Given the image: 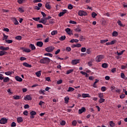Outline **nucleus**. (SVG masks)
<instances>
[{
  "label": "nucleus",
  "mask_w": 127,
  "mask_h": 127,
  "mask_svg": "<svg viewBox=\"0 0 127 127\" xmlns=\"http://www.w3.org/2000/svg\"><path fill=\"white\" fill-rule=\"evenodd\" d=\"M14 72L11 71H7L4 72V74L6 75V76H9V75H11V74L13 73Z\"/></svg>",
  "instance_id": "nucleus-26"
},
{
  "label": "nucleus",
  "mask_w": 127,
  "mask_h": 127,
  "mask_svg": "<svg viewBox=\"0 0 127 127\" xmlns=\"http://www.w3.org/2000/svg\"><path fill=\"white\" fill-rule=\"evenodd\" d=\"M72 125L73 127H76V125H77V121L76 120L72 121Z\"/></svg>",
  "instance_id": "nucleus-50"
},
{
  "label": "nucleus",
  "mask_w": 127,
  "mask_h": 127,
  "mask_svg": "<svg viewBox=\"0 0 127 127\" xmlns=\"http://www.w3.org/2000/svg\"><path fill=\"white\" fill-rule=\"evenodd\" d=\"M18 10V11H19V12H24V10L23 9V8H22V7H19Z\"/></svg>",
  "instance_id": "nucleus-38"
},
{
  "label": "nucleus",
  "mask_w": 127,
  "mask_h": 127,
  "mask_svg": "<svg viewBox=\"0 0 127 127\" xmlns=\"http://www.w3.org/2000/svg\"><path fill=\"white\" fill-rule=\"evenodd\" d=\"M84 112H86V108H85V107H82L78 110V113L79 114H82V113H84Z\"/></svg>",
  "instance_id": "nucleus-9"
},
{
  "label": "nucleus",
  "mask_w": 127,
  "mask_h": 127,
  "mask_svg": "<svg viewBox=\"0 0 127 127\" xmlns=\"http://www.w3.org/2000/svg\"><path fill=\"white\" fill-rule=\"evenodd\" d=\"M69 23H70L71 24H77V22L73 20H70L69 21Z\"/></svg>",
  "instance_id": "nucleus-52"
},
{
  "label": "nucleus",
  "mask_w": 127,
  "mask_h": 127,
  "mask_svg": "<svg viewBox=\"0 0 127 127\" xmlns=\"http://www.w3.org/2000/svg\"><path fill=\"white\" fill-rule=\"evenodd\" d=\"M9 81V78L8 77H5V79H3V82L4 83H7V82Z\"/></svg>",
  "instance_id": "nucleus-33"
},
{
  "label": "nucleus",
  "mask_w": 127,
  "mask_h": 127,
  "mask_svg": "<svg viewBox=\"0 0 127 127\" xmlns=\"http://www.w3.org/2000/svg\"><path fill=\"white\" fill-rule=\"evenodd\" d=\"M45 6L47 9H51V6L49 4V3H46Z\"/></svg>",
  "instance_id": "nucleus-20"
},
{
  "label": "nucleus",
  "mask_w": 127,
  "mask_h": 127,
  "mask_svg": "<svg viewBox=\"0 0 127 127\" xmlns=\"http://www.w3.org/2000/svg\"><path fill=\"white\" fill-rule=\"evenodd\" d=\"M86 48H82L81 51V52H86Z\"/></svg>",
  "instance_id": "nucleus-64"
},
{
  "label": "nucleus",
  "mask_w": 127,
  "mask_h": 127,
  "mask_svg": "<svg viewBox=\"0 0 127 127\" xmlns=\"http://www.w3.org/2000/svg\"><path fill=\"white\" fill-rule=\"evenodd\" d=\"M11 127H16V123H15V122H12L11 124Z\"/></svg>",
  "instance_id": "nucleus-62"
},
{
  "label": "nucleus",
  "mask_w": 127,
  "mask_h": 127,
  "mask_svg": "<svg viewBox=\"0 0 127 127\" xmlns=\"http://www.w3.org/2000/svg\"><path fill=\"white\" fill-rule=\"evenodd\" d=\"M30 115H31V116H36V112H35L34 111H32L30 113Z\"/></svg>",
  "instance_id": "nucleus-39"
},
{
  "label": "nucleus",
  "mask_w": 127,
  "mask_h": 127,
  "mask_svg": "<svg viewBox=\"0 0 127 127\" xmlns=\"http://www.w3.org/2000/svg\"><path fill=\"white\" fill-rule=\"evenodd\" d=\"M109 125H110V127H116V124H115L114 123V122H113V121H111L109 123Z\"/></svg>",
  "instance_id": "nucleus-29"
},
{
  "label": "nucleus",
  "mask_w": 127,
  "mask_h": 127,
  "mask_svg": "<svg viewBox=\"0 0 127 127\" xmlns=\"http://www.w3.org/2000/svg\"><path fill=\"white\" fill-rule=\"evenodd\" d=\"M72 65H77L78 63H80V60H74L72 61Z\"/></svg>",
  "instance_id": "nucleus-7"
},
{
  "label": "nucleus",
  "mask_w": 127,
  "mask_h": 127,
  "mask_svg": "<svg viewBox=\"0 0 127 127\" xmlns=\"http://www.w3.org/2000/svg\"><path fill=\"white\" fill-rule=\"evenodd\" d=\"M39 63L40 64H48V63H50V59L48 58H43L40 60Z\"/></svg>",
  "instance_id": "nucleus-1"
},
{
  "label": "nucleus",
  "mask_w": 127,
  "mask_h": 127,
  "mask_svg": "<svg viewBox=\"0 0 127 127\" xmlns=\"http://www.w3.org/2000/svg\"><path fill=\"white\" fill-rule=\"evenodd\" d=\"M5 41L6 43H8V44H10V43H12V40H6Z\"/></svg>",
  "instance_id": "nucleus-55"
},
{
  "label": "nucleus",
  "mask_w": 127,
  "mask_h": 127,
  "mask_svg": "<svg viewBox=\"0 0 127 127\" xmlns=\"http://www.w3.org/2000/svg\"><path fill=\"white\" fill-rule=\"evenodd\" d=\"M36 45L39 47H42L43 46V42L40 41L37 42Z\"/></svg>",
  "instance_id": "nucleus-15"
},
{
  "label": "nucleus",
  "mask_w": 127,
  "mask_h": 127,
  "mask_svg": "<svg viewBox=\"0 0 127 127\" xmlns=\"http://www.w3.org/2000/svg\"><path fill=\"white\" fill-rule=\"evenodd\" d=\"M9 49V47H4V46H0V50H2L3 51H6L7 50H8Z\"/></svg>",
  "instance_id": "nucleus-10"
},
{
  "label": "nucleus",
  "mask_w": 127,
  "mask_h": 127,
  "mask_svg": "<svg viewBox=\"0 0 127 127\" xmlns=\"http://www.w3.org/2000/svg\"><path fill=\"white\" fill-rule=\"evenodd\" d=\"M58 33V32L57 31L54 30L51 32V34H52V35H55L57 34Z\"/></svg>",
  "instance_id": "nucleus-53"
},
{
  "label": "nucleus",
  "mask_w": 127,
  "mask_h": 127,
  "mask_svg": "<svg viewBox=\"0 0 127 127\" xmlns=\"http://www.w3.org/2000/svg\"><path fill=\"white\" fill-rule=\"evenodd\" d=\"M20 50H22L23 52H26L27 53H29V52H31V50L30 49L24 47L20 48Z\"/></svg>",
  "instance_id": "nucleus-5"
},
{
  "label": "nucleus",
  "mask_w": 127,
  "mask_h": 127,
  "mask_svg": "<svg viewBox=\"0 0 127 127\" xmlns=\"http://www.w3.org/2000/svg\"><path fill=\"white\" fill-rule=\"evenodd\" d=\"M17 122L19 124V123H22L23 122V119H22V117H19L17 119Z\"/></svg>",
  "instance_id": "nucleus-13"
},
{
  "label": "nucleus",
  "mask_w": 127,
  "mask_h": 127,
  "mask_svg": "<svg viewBox=\"0 0 127 127\" xmlns=\"http://www.w3.org/2000/svg\"><path fill=\"white\" fill-rule=\"evenodd\" d=\"M40 23H43V24H45L46 23V21H45V19L44 18H42L39 21Z\"/></svg>",
  "instance_id": "nucleus-14"
},
{
  "label": "nucleus",
  "mask_w": 127,
  "mask_h": 127,
  "mask_svg": "<svg viewBox=\"0 0 127 127\" xmlns=\"http://www.w3.org/2000/svg\"><path fill=\"white\" fill-rule=\"evenodd\" d=\"M55 48L54 47L50 46L49 47H47L45 49V50L47 52H52L53 50H54Z\"/></svg>",
  "instance_id": "nucleus-4"
},
{
  "label": "nucleus",
  "mask_w": 127,
  "mask_h": 127,
  "mask_svg": "<svg viewBox=\"0 0 127 127\" xmlns=\"http://www.w3.org/2000/svg\"><path fill=\"white\" fill-rule=\"evenodd\" d=\"M27 0H17V2L19 3V4H21L23 3V2H25Z\"/></svg>",
  "instance_id": "nucleus-28"
},
{
  "label": "nucleus",
  "mask_w": 127,
  "mask_h": 127,
  "mask_svg": "<svg viewBox=\"0 0 127 127\" xmlns=\"http://www.w3.org/2000/svg\"><path fill=\"white\" fill-rule=\"evenodd\" d=\"M65 124H66V122H65V121H62L60 123V125H61V126H65Z\"/></svg>",
  "instance_id": "nucleus-58"
},
{
  "label": "nucleus",
  "mask_w": 127,
  "mask_h": 127,
  "mask_svg": "<svg viewBox=\"0 0 127 127\" xmlns=\"http://www.w3.org/2000/svg\"><path fill=\"white\" fill-rule=\"evenodd\" d=\"M37 77H40V75H41V71H37L35 73Z\"/></svg>",
  "instance_id": "nucleus-36"
},
{
  "label": "nucleus",
  "mask_w": 127,
  "mask_h": 127,
  "mask_svg": "<svg viewBox=\"0 0 127 127\" xmlns=\"http://www.w3.org/2000/svg\"><path fill=\"white\" fill-rule=\"evenodd\" d=\"M98 82H99V80L96 79L95 81L94 82V83L93 84V88H97L98 87H97V85H96V84H97V83H98Z\"/></svg>",
  "instance_id": "nucleus-25"
},
{
  "label": "nucleus",
  "mask_w": 127,
  "mask_h": 127,
  "mask_svg": "<svg viewBox=\"0 0 127 127\" xmlns=\"http://www.w3.org/2000/svg\"><path fill=\"white\" fill-rule=\"evenodd\" d=\"M63 82V80H62V79H61L57 81V83L58 84V85H60V84H62Z\"/></svg>",
  "instance_id": "nucleus-56"
},
{
  "label": "nucleus",
  "mask_w": 127,
  "mask_h": 127,
  "mask_svg": "<svg viewBox=\"0 0 127 127\" xmlns=\"http://www.w3.org/2000/svg\"><path fill=\"white\" fill-rule=\"evenodd\" d=\"M3 31H5L6 32H9V29L7 28H4Z\"/></svg>",
  "instance_id": "nucleus-61"
},
{
  "label": "nucleus",
  "mask_w": 127,
  "mask_h": 127,
  "mask_svg": "<svg viewBox=\"0 0 127 127\" xmlns=\"http://www.w3.org/2000/svg\"><path fill=\"white\" fill-rule=\"evenodd\" d=\"M125 51H126V50H123L121 53H119V52H117V55H118L119 56H120V55H123V54H124V52H125Z\"/></svg>",
  "instance_id": "nucleus-42"
},
{
  "label": "nucleus",
  "mask_w": 127,
  "mask_h": 127,
  "mask_svg": "<svg viewBox=\"0 0 127 127\" xmlns=\"http://www.w3.org/2000/svg\"><path fill=\"white\" fill-rule=\"evenodd\" d=\"M44 56H49L50 57H53V55L52 54H50L49 53L44 54Z\"/></svg>",
  "instance_id": "nucleus-34"
},
{
  "label": "nucleus",
  "mask_w": 127,
  "mask_h": 127,
  "mask_svg": "<svg viewBox=\"0 0 127 127\" xmlns=\"http://www.w3.org/2000/svg\"><path fill=\"white\" fill-rule=\"evenodd\" d=\"M29 46L30 48H31V50H35V46H34V45L31 44Z\"/></svg>",
  "instance_id": "nucleus-23"
},
{
  "label": "nucleus",
  "mask_w": 127,
  "mask_h": 127,
  "mask_svg": "<svg viewBox=\"0 0 127 127\" xmlns=\"http://www.w3.org/2000/svg\"><path fill=\"white\" fill-rule=\"evenodd\" d=\"M15 39H16V40H21L22 37L21 36H17L15 37Z\"/></svg>",
  "instance_id": "nucleus-40"
},
{
  "label": "nucleus",
  "mask_w": 127,
  "mask_h": 127,
  "mask_svg": "<svg viewBox=\"0 0 127 127\" xmlns=\"http://www.w3.org/2000/svg\"><path fill=\"white\" fill-rule=\"evenodd\" d=\"M111 45H114V44H116L117 43V40H114L110 42Z\"/></svg>",
  "instance_id": "nucleus-54"
},
{
  "label": "nucleus",
  "mask_w": 127,
  "mask_h": 127,
  "mask_svg": "<svg viewBox=\"0 0 127 127\" xmlns=\"http://www.w3.org/2000/svg\"><path fill=\"white\" fill-rule=\"evenodd\" d=\"M85 40V38L83 36L80 35L79 36V41H84Z\"/></svg>",
  "instance_id": "nucleus-35"
},
{
  "label": "nucleus",
  "mask_w": 127,
  "mask_h": 127,
  "mask_svg": "<svg viewBox=\"0 0 127 127\" xmlns=\"http://www.w3.org/2000/svg\"><path fill=\"white\" fill-rule=\"evenodd\" d=\"M6 123H7V119H6V118H2L0 120V124H1V125H5Z\"/></svg>",
  "instance_id": "nucleus-6"
},
{
  "label": "nucleus",
  "mask_w": 127,
  "mask_h": 127,
  "mask_svg": "<svg viewBox=\"0 0 127 127\" xmlns=\"http://www.w3.org/2000/svg\"><path fill=\"white\" fill-rule=\"evenodd\" d=\"M121 77L122 79H126V75H125V73H121Z\"/></svg>",
  "instance_id": "nucleus-59"
},
{
  "label": "nucleus",
  "mask_w": 127,
  "mask_h": 127,
  "mask_svg": "<svg viewBox=\"0 0 127 127\" xmlns=\"http://www.w3.org/2000/svg\"><path fill=\"white\" fill-rule=\"evenodd\" d=\"M105 100L104 98H100L99 100V102L100 104H102V103H104V102H105Z\"/></svg>",
  "instance_id": "nucleus-44"
},
{
  "label": "nucleus",
  "mask_w": 127,
  "mask_h": 127,
  "mask_svg": "<svg viewBox=\"0 0 127 127\" xmlns=\"http://www.w3.org/2000/svg\"><path fill=\"white\" fill-rule=\"evenodd\" d=\"M41 12L42 15L43 16V17L45 19L46 18L45 17L46 16V14H45V13H44V12L41 11Z\"/></svg>",
  "instance_id": "nucleus-60"
},
{
  "label": "nucleus",
  "mask_w": 127,
  "mask_h": 127,
  "mask_svg": "<svg viewBox=\"0 0 127 127\" xmlns=\"http://www.w3.org/2000/svg\"><path fill=\"white\" fill-rule=\"evenodd\" d=\"M23 65L25 67H27L28 68H31L32 67V65H31V64H29L27 63H23Z\"/></svg>",
  "instance_id": "nucleus-11"
},
{
  "label": "nucleus",
  "mask_w": 127,
  "mask_h": 127,
  "mask_svg": "<svg viewBox=\"0 0 127 127\" xmlns=\"http://www.w3.org/2000/svg\"><path fill=\"white\" fill-rule=\"evenodd\" d=\"M65 31L68 34H70L71 33V29L69 28H67L65 29Z\"/></svg>",
  "instance_id": "nucleus-37"
},
{
  "label": "nucleus",
  "mask_w": 127,
  "mask_h": 127,
  "mask_svg": "<svg viewBox=\"0 0 127 127\" xmlns=\"http://www.w3.org/2000/svg\"><path fill=\"white\" fill-rule=\"evenodd\" d=\"M74 31H75V32H80L81 31V27H80V26H77L76 28H75L74 29Z\"/></svg>",
  "instance_id": "nucleus-18"
},
{
  "label": "nucleus",
  "mask_w": 127,
  "mask_h": 127,
  "mask_svg": "<svg viewBox=\"0 0 127 127\" xmlns=\"http://www.w3.org/2000/svg\"><path fill=\"white\" fill-rule=\"evenodd\" d=\"M107 90V88L105 86H102L101 88V90L102 92H105V91Z\"/></svg>",
  "instance_id": "nucleus-48"
},
{
  "label": "nucleus",
  "mask_w": 127,
  "mask_h": 127,
  "mask_svg": "<svg viewBox=\"0 0 127 127\" xmlns=\"http://www.w3.org/2000/svg\"><path fill=\"white\" fill-rule=\"evenodd\" d=\"M33 20H35V21H38L39 19H40V17H37V18H33Z\"/></svg>",
  "instance_id": "nucleus-63"
},
{
  "label": "nucleus",
  "mask_w": 127,
  "mask_h": 127,
  "mask_svg": "<svg viewBox=\"0 0 127 127\" xmlns=\"http://www.w3.org/2000/svg\"><path fill=\"white\" fill-rule=\"evenodd\" d=\"M92 17H93V18H95V17H96V16H97V13H96V12H93L92 13Z\"/></svg>",
  "instance_id": "nucleus-51"
},
{
  "label": "nucleus",
  "mask_w": 127,
  "mask_h": 127,
  "mask_svg": "<svg viewBox=\"0 0 127 127\" xmlns=\"http://www.w3.org/2000/svg\"><path fill=\"white\" fill-rule=\"evenodd\" d=\"M75 91V89L73 87H69L67 90V92H74Z\"/></svg>",
  "instance_id": "nucleus-24"
},
{
  "label": "nucleus",
  "mask_w": 127,
  "mask_h": 127,
  "mask_svg": "<svg viewBox=\"0 0 127 127\" xmlns=\"http://www.w3.org/2000/svg\"><path fill=\"white\" fill-rule=\"evenodd\" d=\"M65 50L67 52H70L72 49H71V47H67L65 49Z\"/></svg>",
  "instance_id": "nucleus-45"
},
{
  "label": "nucleus",
  "mask_w": 127,
  "mask_h": 127,
  "mask_svg": "<svg viewBox=\"0 0 127 127\" xmlns=\"http://www.w3.org/2000/svg\"><path fill=\"white\" fill-rule=\"evenodd\" d=\"M74 71V69H69L66 71V75H69V74H71L72 72Z\"/></svg>",
  "instance_id": "nucleus-30"
},
{
  "label": "nucleus",
  "mask_w": 127,
  "mask_h": 127,
  "mask_svg": "<svg viewBox=\"0 0 127 127\" xmlns=\"http://www.w3.org/2000/svg\"><path fill=\"white\" fill-rule=\"evenodd\" d=\"M69 100H70L69 97H65L64 98V101L65 102V104H68V102H69Z\"/></svg>",
  "instance_id": "nucleus-49"
},
{
  "label": "nucleus",
  "mask_w": 127,
  "mask_h": 127,
  "mask_svg": "<svg viewBox=\"0 0 127 127\" xmlns=\"http://www.w3.org/2000/svg\"><path fill=\"white\" fill-rule=\"evenodd\" d=\"M98 97L99 98H100V99L104 98V93H99L98 94Z\"/></svg>",
  "instance_id": "nucleus-41"
},
{
  "label": "nucleus",
  "mask_w": 127,
  "mask_h": 127,
  "mask_svg": "<svg viewBox=\"0 0 127 127\" xmlns=\"http://www.w3.org/2000/svg\"><path fill=\"white\" fill-rule=\"evenodd\" d=\"M24 100L25 101H31L32 100V98L31 96H30V95H26L24 97Z\"/></svg>",
  "instance_id": "nucleus-8"
},
{
  "label": "nucleus",
  "mask_w": 127,
  "mask_h": 127,
  "mask_svg": "<svg viewBox=\"0 0 127 127\" xmlns=\"http://www.w3.org/2000/svg\"><path fill=\"white\" fill-rule=\"evenodd\" d=\"M120 99H124V98H126V94H122L120 96Z\"/></svg>",
  "instance_id": "nucleus-57"
},
{
  "label": "nucleus",
  "mask_w": 127,
  "mask_h": 127,
  "mask_svg": "<svg viewBox=\"0 0 127 127\" xmlns=\"http://www.w3.org/2000/svg\"><path fill=\"white\" fill-rule=\"evenodd\" d=\"M13 19L14 21V24H15V25H17L19 24V23L18 22L17 20H16V18H13Z\"/></svg>",
  "instance_id": "nucleus-22"
},
{
  "label": "nucleus",
  "mask_w": 127,
  "mask_h": 127,
  "mask_svg": "<svg viewBox=\"0 0 127 127\" xmlns=\"http://www.w3.org/2000/svg\"><path fill=\"white\" fill-rule=\"evenodd\" d=\"M104 58V55H100L97 56L95 60L97 63L101 62L102 60H103V59Z\"/></svg>",
  "instance_id": "nucleus-2"
},
{
  "label": "nucleus",
  "mask_w": 127,
  "mask_h": 127,
  "mask_svg": "<svg viewBox=\"0 0 127 127\" xmlns=\"http://www.w3.org/2000/svg\"><path fill=\"white\" fill-rule=\"evenodd\" d=\"M7 52L4 51H0V56H3V55H5Z\"/></svg>",
  "instance_id": "nucleus-21"
},
{
  "label": "nucleus",
  "mask_w": 127,
  "mask_h": 127,
  "mask_svg": "<svg viewBox=\"0 0 127 127\" xmlns=\"http://www.w3.org/2000/svg\"><path fill=\"white\" fill-rule=\"evenodd\" d=\"M21 98V96H19V95L13 96V98L14 99V100H19V99H20Z\"/></svg>",
  "instance_id": "nucleus-27"
},
{
  "label": "nucleus",
  "mask_w": 127,
  "mask_h": 127,
  "mask_svg": "<svg viewBox=\"0 0 127 127\" xmlns=\"http://www.w3.org/2000/svg\"><path fill=\"white\" fill-rule=\"evenodd\" d=\"M15 79L16 81H17L18 82H22V78L21 77L18 76H16L15 77Z\"/></svg>",
  "instance_id": "nucleus-12"
},
{
  "label": "nucleus",
  "mask_w": 127,
  "mask_h": 127,
  "mask_svg": "<svg viewBox=\"0 0 127 127\" xmlns=\"http://www.w3.org/2000/svg\"><path fill=\"white\" fill-rule=\"evenodd\" d=\"M82 98H91V96H90V95L89 94H85L83 93L82 94Z\"/></svg>",
  "instance_id": "nucleus-16"
},
{
  "label": "nucleus",
  "mask_w": 127,
  "mask_h": 127,
  "mask_svg": "<svg viewBox=\"0 0 127 127\" xmlns=\"http://www.w3.org/2000/svg\"><path fill=\"white\" fill-rule=\"evenodd\" d=\"M108 41H109V40L108 39L101 40L100 43H101V44H103L104 43H106V42H108Z\"/></svg>",
  "instance_id": "nucleus-46"
},
{
  "label": "nucleus",
  "mask_w": 127,
  "mask_h": 127,
  "mask_svg": "<svg viewBox=\"0 0 127 127\" xmlns=\"http://www.w3.org/2000/svg\"><path fill=\"white\" fill-rule=\"evenodd\" d=\"M78 15L80 16H83V15L85 16L86 15H88V13H87V12L84 11L83 10H79L78 11Z\"/></svg>",
  "instance_id": "nucleus-3"
},
{
  "label": "nucleus",
  "mask_w": 127,
  "mask_h": 127,
  "mask_svg": "<svg viewBox=\"0 0 127 127\" xmlns=\"http://www.w3.org/2000/svg\"><path fill=\"white\" fill-rule=\"evenodd\" d=\"M117 23L120 25V26H121V27H125V26H126L125 25H124L123 23H122V21L120 20L118 21Z\"/></svg>",
  "instance_id": "nucleus-17"
},
{
  "label": "nucleus",
  "mask_w": 127,
  "mask_h": 127,
  "mask_svg": "<svg viewBox=\"0 0 127 127\" xmlns=\"http://www.w3.org/2000/svg\"><path fill=\"white\" fill-rule=\"evenodd\" d=\"M60 41H63L66 39V36H62L59 38Z\"/></svg>",
  "instance_id": "nucleus-31"
},
{
  "label": "nucleus",
  "mask_w": 127,
  "mask_h": 127,
  "mask_svg": "<svg viewBox=\"0 0 127 127\" xmlns=\"http://www.w3.org/2000/svg\"><path fill=\"white\" fill-rule=\"evenodd\" d=\"M37 28H43V25L41 24H38L37 25Z\"/></svg>",
  "instance_id": "nucleus-47"
},
{
  "label": "nucleus",
  "mask_w": 127,
  "mask_h": 127,
  "mask_svg": "<svg viewBox=\"0 0 127 127\" xmlns=\"http://www.w3.org/2000/svg\"><path fill=\"white\" fill-rule=\"evenodd\" d=\"M109 65L107 63H104L102 64V67L103 68H108Z\"/></svg>",
  "instance_id": "nucleus-32"
},
{
  "label": "nucleus",
  "mask_w": 127,
  "mask_h": 127,
  "mask_svg": "<svg viewBox=\"0 0 127 127\" xmlns=\"http://www.w3.org/2000/svg\"><path fill=\"white\" fill-rule=\"evenodd\" d=\"M45 90H40L39 91V94H40V95L43 94V95H45Z\"/></svg>",
  "instance_id": "nucleus-43"
},
{
  "label": "nucleus",
  "mask_w": 127,
  "mask_h": 127,
  "mask_svg": "<svg viewBox=\"0 0 127 127\" xmlns=\"http://www.w3.org/2000/svg\"><path fill=\"white\" fill-rule=\"evenodd\" d=\"M118 35H119V33H118V32H117V31H115L112 33V36L113 37H117V36H118Z\"/></svg>",
  "instance_id": "nucleus-19"
}]
</instances>
